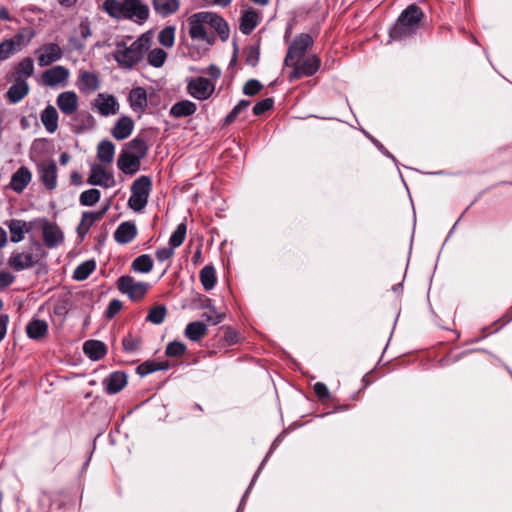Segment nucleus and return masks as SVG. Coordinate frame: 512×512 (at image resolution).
<instances>
[{
	"label": "nucleus",
	"mask_w": 512,
	"mask_h": 512,
	"mask_svg": "<svg viewBox=\"0 0 512 512\" xmlns=\"http://www.w3.org/2000/svg\"><path fill=\"white\" fill-rule=\"evenodd\" d=\"M63 505L64 500L61 492L43 491L38 498L37 512H51L53 507L61 509Z\"/></svg>",
	"instance_id": "a211bd4d"
},
{
	"label": "nucleus",
	"mask_w": 512,
	"mask_h": 512,
	"mask_svg": "<svg viewBox=\"0 0 512 512\" xmlns=\"http://www.w3.org/2000/svg\"><path fill=\"white\" fill-rule=\"evenodd\" d=\"M104 391L109 395L119 393L127 384V375L122 371H114L103 380Z\"/></svg>",
	"instance_id": "412c9836"
},
{
	"label": "nucleus",
	"mask_w": 512,
	"mask_h": 512,
	"mask_svg": "<svg viewBox=\"0 0 512 512\" xmlns=\"http://www.w3.org/2000/svg\"><path fill=\"white\" fill-rule=\"evenodd\" d=\"M175 31L176 28L172 25L163 28L158 34L159 43L166 48H171L175 41Z\"/></svg>",
	"instance_id": "de8ad7c7"
},
{
	"label": "nucleus",
	"mask_w": 512,
	"mask_h": 512,
	"mask_svg": "<svg viewBox=\"0 0 512 512\" xmlns=\"http://www.w3.org/2000/svg\"><path fill=\"white\" fill-rule=\"evenodd\" d=\"M91 35L90 24L87 21H82L74 30V34L68 38L67 53L77 51L79 54H82L86 47L85 42Z\"/></svg>",
	"instance_id": "1a4fd4ad"
},
{
	"label": "nucleus",
	"mask_w": 512,
	"mask_h": 512,
	"mask_svg": "<svg viewBox=\"0 0 512 512\" xmlns=\"http://www.w3.org/2000/svg\"><path fill=\"white\" fill-rule=\"evenodd\" d=\"M84 354L92 361H97L102 359L106 353L107 348L106 345L99 340H87L83 344Z\"/></svg>",
	"instance_id": "c85d7f7f"
},
{
	"label": "nucleus",
	"mask_w": 512,
	"mask_h": 512,
	"mask_svg": "<svg viewBox=\"0 0 512 512\" xmlns=\"http://www.w3.org/2000/svg\"><path fill=\"white\" fill-rule=\"evenodd\" d=\"M10 231V240L13 243L21 242L25 237V232H28L27 224L23 220L11 219L6 222Z\"/></svg>",
	"instance_id": "473e14b6"
},
{
	"label": "nucleus",
	"mask_w": 512,
	"mask_h": 512,
	"mask_svg": "<svg viewBox=\"0 0 512 512\" xmlns=\"http://www.w3.org/2000/svg\"><path fill=\"white\" fill-rule=\"evenodd\" d=\"M259 49L257 47L251 46L246 55V64L252 67H256L259 62Z\"/></svg>",
	"instance_id": "e2e57ef3"
},
{
	"label": "nucleus",
	"mask_w": 512,
	"mask_h": 512,
	"mask_svg": "<svg viewBox=\"0 0 512 512\" xmlns=\"http://www.w3.org/2000/svg\"><path fill=\"white\" fill-rule=\"evenodd\" d=\"M22 34H16L13 38L4 40L0 43V61L7 60L17 51L21 50V42L23 41Z\"/></svg>",
	"instance_id": "c756f323"
},
{
	"label": "nucleus",
	"mask_w": 512,
	"mask_h": 512,
	"mask_svg": "<svg viewBox=\"0 0 512 512\" xmlns=\"http://www.w3.org/2000/svg\"><path fill=\"white\" fill-rule=\"evenodd\" d=\"M103 9L114 19H128L137 24L145 23L150 14L148 5L141 0H105Z\"/></svg>",
	"instance_id": "f257e3e1"
},
{
	"label": "nucleus",
	"mask_w": 512,
	"mask_h": 512,
	"mask_svg": "<svg viewBox=\"0 0 512 512\" xmlns=\"http://www.w3.org/2000/svg\"><path fill=\"white\" fill-rule=\"evenodd\" d=\"M34 73V61L30 57H25L16 66V80H25Z\"/></svg>",
	"instance_id": "79ce46f5"
},
{
	"label": "nucleus",
	"mask_w": 512,
	"mask_h": 512,
	"mask_svg": "<svg viewBox=\"0 0 512 512\" xmlns=\"http://www.w3.org/2000/svg\"><path fill=\"white\" fill-rule=\"evenodd\" d=\"M43 241L48 248H56L64 241V234L54 222L45 221L42 227Z\"/></svg>",
	"instance_id": "2eb2a0df"
},
{
	"label": "nucleus",
	"mask_w": 512,
	"mask_h": 512,
	"mask_svg": "<svg viewBox=\"0 0 512 512\" xmlns=\"http://www.w3.org/2000/svg\"><path fill=\"white\" fill-rule=\"evenodd\" d=\"M153 9L162 18L175 14L180 7L179 0H152Z\"/></svg>",
	"instance_id": "7c9ffc66"
},
{
	"label": "nucleus",
	"mask_w": 512,
	"mask_h": 512,
	"mask_svg": "<svg viewBox=\"0 0 512 512\" xmlns=\"http://www.w3.org/2000/svg\"><path fill=\"white\" fill-rule=\"evenodd\" d=\"M93 107L97 109L100 115H114L119 110V103L112 94L99 93L93 101Z\"/></svg>",
	"instance_id": "4468645a"
},
{
	"label": "nucleus",
	"mask_w": 512,
	"mask_h": 512,
	"mask_svg": "<svg viewBox=\"0 0 512 512\" xmlns=\"http://www.w3.org/2000/svg\"><path fill=\"white\" fill-rule=\"evenodd\" d=\"M207 332V326L202 321H193L187 324L184 334L190 341H200Z\"/></svg>",
	"instance_id": "e433bc0d"
},
{
	"label": "nucleus",
	"mask_w": 512,
	"mask_h": 512,
	"mask_svg": "<svg viewBox=\"0 0 512 512\" xmlns=\"http://www.w3.org/2000/svg\"><path fill=\"white\" fill-rule=\"evenodd\" d=\"M40 67H46L63 57V49L58 43L48 42L41 45L35 52Z\"/></svg>",
	"instance_id": "9d476101"
},
{
	"label": "nucleus",
	"mask_w": 512,
	"mask_h": 512,
	"mask_svg": "<svg viewBox=\"0 0 512 512\" xmlns=\"http://www.w3.org/2000/svg\"><path fill=\"white\" fill-rule=\"evenodd\" d=\"M71 121L73 132L78 134L92 129L95 125L94 117L87 111L73 114Z\"/></svg>",
	"instance_id": "bb28decb"
},
{
	"label": "nucleus",
	"mask_w": 512,
	"mask_h": 512,
	"mask_svg": "<svg viewBox=\"0 0 512 512\" xmlns=\"http://www.w3.org/2000/svg\"><path fill=\"white\" fill-rule=\"evenodd\" d=\"M167 59V53L161 48L151 50L147 55V62L155 68H160L164 65Z\"/></svg>",
	"instance_id": "49530a36"
},
{
	"label": "nucleus",
	"mask_w": 512,
	"mask_h": 512,
	"mask_svg": "<svg viewBox=\"0 0 512 512\" xmlns=\"http://www.w3.org/2000/svg\"><path fill=\"white\" fill-rule=\"evenodd\" d=\"M137 236V227L134 222H122L114 232V239L119 244H128Z\"/></svg>",
	"instance_id": "393cba45"
},
{
	"label": "nucleus",
	"mask_w": 512,
	"mask_h": 512,
	"mask_svg": "<svg viewBox=\"0 0 512 512\" xmlns=\"http://www.w3.org/2000/svg\"><path fill=\"white\" fill-rule=\"evenodd\" d=\"M314 39L308 33H301L295 37L290 44L286 57L284 59L285 66H292L295 64L294 60L299 61L305 52L312 47Z\"/></svg>",
	"instance_id": "6e6552de"
},
{
	"label": "nucleus",
	"mask_w": 512,
	"mask_h": 512,
	"mask_svg": "<svg viewBox=\"0 0 512 512\" xmlns=\"http://www.w3.org/2000/svg\"><path fill=\"white\" fill-rule=\"evenodd\" d=\"M101 197V192L98 189L91 188L83 191L80 194L79 202L82 206L90 207L95 205Z\"/></svg>",
	"instance_id": "a18cd8bd"
},
{
	"label": "nucleus",
	"mask_w": 512,
	"mask_h": 512,
	"mask_svg": "<svg viewBox=\"0 0 512 512\" xmlns=\"http://www.w3.org/2000/svg\"><path fill=\"white\" fill-rule=\"evenodd\" d=\"M76 86L80 92L90 94L100 87V79L97 73L80 70Z\"/></svg>",
	"instance_id": "f3484780"
},
{
	"label": "nucleus",
	"mask_w": 512,
	"mask_h": 512,
	"mask_svg": "<svg viewBox=\"0 0 512 512\" xmlns=\"http://www.w3.org/2000/svg\"><path fill=\"white\" fill-rule=\"evenodd\" d=\"M39 178L47 190H54L57 187V165L54 160L41 163L38 166Z\"/></svg>",
	"instance_id": "dca6fc26"
},
{
	"label": "nucleus",
	"mask_w": 512,
	"mask_h": 512,
	"mask_svg": "<svg viewBox=\"0 0 512 512\" xmlns=\"http://www.w3.org/2000/svg\"><path fill=\"white\" fill-rule=\"evenodd\" d=\"M273 449H274V444L272 445L270 451L266 454V456L264 457V459L262 460V462L260 463L257 471L255 472V474L253 475L252 477V480L248 486V488L246 489L244 495L242 496V499L240 501V504L238 506V509L236 512H243V508H244V503L246 501V498L248 497L253 485L255 484L257 478L259 477L260 473H261V470L264 468L266 462L268 461L269 457L271 456L272 452H273Z\"/></svg>",
	"instance_id": "c03bdc74"
},
{
	"label": "nucleus",
	"mask_w": 512,
	"mask_h": 512,
	"mask_svg": "<svg viewBox=\"0 0 512 512\" xmlns=\"http://www.w3.org/2000/svg\"><path fill=\"white\" fill-rule=\"evenodd\" d=\"M263 85L256 79L248 80L243 86V93L247 96H254L261 91Z\"/></svg>",
	"instance_id": "4d7b16f0"
},
{
	"label": "nucleus",
	"mask_w": 512,
	"mask_h": 512,
	"mask_svg": "<svg viewBox=\"0 0 512 512\" xmlns=\"http://www.w3.org/2000/svg\"><path fill=\"white\" fill-rule=\"evenodd\" d=\"M153 259L148 254H142L136 257L131 263V269L136 273L147 274L153 269Z\"/></svg>",
	"instance_id": "ea45409f"
},
{
	"label": "nucleus",
	"mask_w": 512,
	"mask_h": 512,
	"mask_svg": "<svg viewBox=\"0 0 512 512\" xmlns=\"http://www.w3.org/2000/svg\"><path fill=\"white\" fill-rule=\"evenodd\" d=\"M32 180V173L26 166L19 167L11 176L9 187L14 192L22 193Z\"/></svg>",
	"instance_id": "4be33fe9"
},
{
	"label": "nucleus",
	"mask_w": 512,
	"mask_h": 512,
	"mask_svg": "<svg viewBox=\"0 0 512 512\" xmlns=\"http://www.w3.org/2000/svg\"><path fill=\"white\" fill-rule=\"evenodd\" d=\"M166 313L167 309L165 306H156L149 311L146 320L153 324L159 325L164 321Z\"/></svg>",
	"instance_id": "603ef678"
},
{
	"label": "nucleus",
	"mask_w": 512,
	"mask_h": 512,
	"mask_svg": "<svg viewBox=\"0 0 512 512\" xmlns=\"http://www.w3.org/2000/svg\"><path fill=\"white\" fill-rule=\"evenodd\" d=\"M189 35L193 40L205 42L212 45L215 41V36L209 34L206 30L207 19L205 11L192 14L188 18Z\"/></svg>",
	"instance_id": "0eeeda50"
},
{
	"label": "nucleus",
	"mask_w": 512,
	"mask_h": 512,
	"mask_svg": "<svg viewBox=\"0 0 512 512\" xmlns=\"http://www.w3.org/2000/svg\"><path fill=\"white\" fill-rule=\"evenodd\" d=\"M37 260L29 252H14L8 259V265L15 271H22L33 267Z\"/></svg>",
	"instance_id": "5701e85b"
},
{
	"label": "nucleus",
	"mask_w": 512,
	"mask_h": 512,
	"mask_svg": "<svg viewBox=\"0 0 512 512\" xmlns=\"http://www.w3.org/2000/svg\"><path fill=\"white\" fill-rule=\"evenodd\" d=\"M122 307L123 304L119 299H112L105 310V317L107 319L114 318L121 311Z\"/></svg>",
	"instance_id": "bf43d9fd"
},
{
	"label": "nucleus",
	"mask_w": 512,
	"mask_h": 512,
	"mask_svg": "<svg viewBox=\"0 0 512 512\" xmlns=\"http://www.w3.org/2000/svg\"><path fill=\"white\" fill-rule=\"evenodd\" d=\"M367 137L371 140V142L374 144V146L387 158L391 159L396 165H398V160L395 158L393 154H391L384 145L379 142L376 138L371 136L370 134H367Z\"/></svg>",
	"instance_id": "680f3d73"
},
{
	"label": "nucleus",
	"mask_w": 512,
	"mask_h": 512,
	"mask_svg": "<svg viewBox=\"0 0 512 512\" xmlns=\"http://www.w3.org/2000/svg\"><path fill=\"white\" fill-rule=\"evenodd\" d=\"M251 102L249 100L242 99L240 100L237 105L234 106V108L230 111V113L224 118V124L229 125L233 123L239 114L247 109L250 106Z\"/></svg>",
	"instance_id": "3c124183"
},
{
	"label": "nucleus",
	"mask_w": 512,
	"mask_h": 512,
	"mask_svg": "<svg viewBox=\"0 0 512 512\" xmlns=\"http://www.w3.org/2000/svg\"><path fill=\"white\" fill-rule=\"evenodd\" d=\"M214 90L215 85L205 77L192 78L187 84L188 94L199 101L209 99Z\"/></svg>",
	"instance_id": "9b49d317"
},
{
	"label": "nucleus",
	"mask_w": 512,
	"mask_h": 512,
	"mask_svg": "<svg viewBox=\"0 0 512 512\" xmlns=\"http://www.w3.org/2000/svg\"><path fill=\"white\" fill-rule=\"evenodd\" d=\"M174 248L169 245V247H163L156 251V258L160 262H164L170 259L174 255Z\"/></svg>",
	"instance_id": "69168bd1"
},
{
	"label": "nucleus",
	"mask_w": 512,
	"mask_h": 512,
	"mask_svg": "<svg viewBox=\"0 0 512 512\" xmlns=\"http://www.w3.org/2000/svg\"><path fill=\"white\" fill-rule=\"evenodd\" d=\"M115 155V145L110 140H102L97 146V158L102 163H111Z\"/></svg>",
	"instance_id": "58836bf2"
},
{
	"label": "nucleus",
	"mask_w": 512,
	"mask_h": 512,
	"mask_svg": "<svg viewBox=\"0 0 512 512\" xmlns=\"http://www.w3.org/2000/svg\"><path fill=\"white\" fill-rule=\"evenodd\" d=\"M152 188L150 176L142 175L131 185V196L128 199V207L135 212H142L146 207Z\"/></svg>",
	"instance_id": "39448f33"
},
{
	"label": "nucleus",
	"mask_w": 512,
	"mask_h": 512,
	"mask_svg": "<svg viewBox=\"0 0 512 512\" xmlns=\"http://www.w3.org/2000/svg\"><path fill=\"white\" fill-rule=\"evenodd\" d=\"M134 129V122L129 116L120 117L113 126L111 133L117 140H124L128 138Z\"/></svg>",
	"instance_id": "cd10ccee"
},
{
	"label": "nucleus",
	"mask_w": 512,
	"mask_h": 512,
	"mask_svg": "<svg viewBox=\"0 0 512 512\" xmlns=\"http://www.w3.org/2000/svg\"><path fill=\"white\" fill-rule=\"evenodd\" d=\"M314 393L320 400H326L330 397L327 386L322 382H317L313 386Z\"/></svg>",
	"instance_id": "0e129e2a"
},
{
	"label": "nucleus",
	"mask_w": 512,
	"mask_h": 512,
	"mask_svg": "<svg viewBox=\"0 0 512 512\" xmlns=\"http://www.w3.org/2000/svg\"><path fill=\"white\" fill-rule=\"evenodd\" d=\"M205 14L208 26L217 32L222 41H226L229 37L230 30L225 19L214 12L205 11Z\"/></svg>",
	"instance_id": "a878e982"
},
{
	"label": "nucleus",
	"mask_w": 512,
	"mask_h": 512,
	"mask_svg": "<svg viewBox=\"0 0 512 512\" xmlns=\"http://www.w3.org/2000/svg\"><path fill=\"white\" fill-rule=\"evenodd\" d=\"M151 41L148 33H143L129 46L124 42H118L113 56L119 67L126 70L133 69L143 60L151 46Z\"/></svg>",
	"instance_id": "f03ea898"
},
{
	"label": "nucleus",
	"mask_w": 512,
	"mask_h": 512,
	"mask_svg": "<svg viewBox=\"0 0 512 512\" xmlns=\"http://www.w3.org/2000/svg\"><path fill=\"white\" fill-rule=\"evenodd\" d=\"M90 228L91 226H88V222L84 221V218L82 217L80 224L77 226V233L81 240L84 239Z\"/></svg>",
	"instance_id": "774afa93"
},
{
	"label": "nucleus",
	"mask_w": 512,
	"mask_h": 512,
	"mask_svg": "<svg viewBox=\"0 0 512 512\" xmlns=\"http://www.w3.org/2000/svg\"><path fill=\"white\" fill-rule=\"evenodd\" d=\"M68 77L69 70L62 65H56L43 72L42 81L46 86L55 87L66 82Z\"/></svg>",
	"instance_id": "aec40b11"
},
{
	"label": "nucleus",
	"mask_w": 512,
	"mask_h": 512,
	"mask_svg": "<svg viewBox=\"0 0 512 512\" xmlns=\"http://www.w3.org/2000/svg\"><path fill=\"white\" fill-rule=\"evenodd\" d=\"M294 62L295 64L291 66L294 69L289 75L290 81L313 76L321 65V60L317 55L307 57L300 65L297 64L298 61L294 60Z\"/></svg>",
	"instance_id": "f8f14e48"
},
{
	"label": "nucleus",
	"mask_w": 512,
	"mask_h": 512,
	"mask_svg": "<svg viewBox=\"0 0 512 512\" xmlns=\"http://www.w3.org/2000/svg\"><path fill=\"white\" fill-rule=\"evenodd\" d=\"M95 268V260L91 259L84 261L75 268L73 278L78 281L86 280L93 273Z\"/></svg>",
	"instance_id": "a19ab883"
},
{
	"label": "nucleus",
	"mask_w": 512,
	"mask_h": 512,
	"mask_svg": "<svg viewBox=\"0 0 512 512\" xmlns=\"http://www.w3.org/2000/svg\"><path fill=\"white\" fill-rule=\"evenodd\" d=\"M187 232V225L186 223L182 222L180 223L175 231L171 234L169 238V245L172 246L174 249L178 248L182 245V243L185 240Z\"/></svg>",
	"instance_id": "09e8293b"
},
{
	"label": "nucleus",
	"mask_w": 512,
	"mask_h": 512,
	"mask_svg": "<svg viewBox=\"0 0 512 512\" xmlns=\"http://www.w3.org/2000/svg\"><path fill=\"white\" fill-rule=\"evenodd\" d=\"M9 323V316L7 314H0V342L5 338Z\"/></svg>",
	"instance_id": "338daca9"
},
{
	"label": "nucleus",
	"mask_w": 512,
	"mask_h": 512,
	"mask_svg": "<svg viewBox=\"0 0 512 512\" xmlns=\"http://www.w3.org/2000/svg\"><path fill=\"white\" fill-rule=\"evenodd\" d=\"M187 347L183 342L172 341L168 343L165 354L168 357H181L186 353Z\"/></svg>",
	"instance_id": "864d4df0"
},
{
	"label": "nucleus",
	"mask_w": 512,
	"mask_h": 512,
	"mask_svg": "<svg viewBox=\"0 0 512 512\" xmlns=\"http://www.w3.org/2000/svg\"><path fill=\"white\" fill-rule=\"evenodd\" d=\"M122 346L124 351L133 353L139 348L140 339L129 334L123 338Z\"/></svg>",
	"instance_id": "13d9d810"
},
{
	"label": "nucleus",
	"mask_w": 512,
	"mask_h": 512,
	"mask_svg": "<svg viewBox=\"0 0 512 512\" xmlns=\"http://www.w3.org/2000/svg\"><path fill=\"white\" fill-rule=\"evenodd\" d=\"M148 146L143 138L135 137L121 150L117 167L125 175L133 176L140 171L141 160L147 155Z\"/></svg>",
	"instance_id": "7ed1b4c3"
},
{
	"label": "nucleus",
	"mask_w": 512,
	"mask_h": 512,
	"mask_svg": "<svg viewBox=\"0 0 512 512\" xmlns=\"http://www.w3.org/2000/svg\"><path fill=\"white\" fill-rule=\"evenodd\" d=\"M41 122L49 133H54L58 128V112L52 105L46 106L41 112Z\"/></svg>",
	"instance_id": "72a5a7b5"
},
{
	"label": "nucleus",
	"mask_w": 512,
	"mask_h": 512,
	"mask_svg": "<svg viewBox=\"0 0 512 512\" xmlns=\"http://www.w3.org/2000/svg\"><path fill=\"white\" fill-rule=\"evenodd\" d=\"M150 285L147 282H137L130 275H123L117 280V288L132 301H140L146 295Z\"/></svg>",
	"instance_id": "423d86ee"
},
{
	"label": "nucleus",
	"mask_w": 512,
	"mask_h": 512,
	"mask_svg": "<svg viewBox=\"0 0 512 512\" xmlns=\"http://www.w3.org/2000/svg\"><path fill=\"white\" fill-rule=\"evenodd\" d=\"M59 110L66 116L76 113L79 105V99L74 91H64L56 99Z\"/></svg>",
	"instance_id": "6ab92c4d"
},
{
	"label": "nucleus",
	"mask_w": 512,
	"mask_h": 512,
	"mask_svg": "<svg viewBox=\"0 0 512 512\" xmlns=\"http://www.w3.org/2000/svg\"><path fill=\"white\" fill-rule=\"evenodd\" d=\"M136 371L141 377L147 376L157 371L156 361H145L137 367Z\"/></svg>",
	"instance_id": "052dcab7"
},
{
	"label": "nucleus",
	"mask_w": 512,
	"mask_h": 512,
	"mask_svg": "<svg viewBox=\"0 0 512 512\" xmlns=\"http://www.w3.org/2000/svg\"><path fill=\"white\" fill-rule=\"evenodd\" d=\"M274 105V99L273 98H265L260 101H258L254 107H253V114L255 116H260L264 114L265 112L272 109Z\"/></svg>",
	"instance_id": "6e6d98bb"
},
{
	"label": "nucleus",
	"mask_w": 512,
	"mask_h": 512,
	"mask_svg": "<svg viewBox=\"0 0 512 512\" xmlns=\"http://www.w3.org/2000/svg\"><path fill=\"white\" fill-rule=\"evenodd\" d=\"M48 324L45 320L32 319L26 326V333L30 339L39 340L46 336Z\"/></svg>",
	"instance_id": "f704fd0d"
},
{
	"label": "nucleus",
	"mask_w": 512,
	"mask_h": 512,
	"mask_svg": "<svg viewBox=\"0 0 512 512\" xmlns=\"http://www.w3.org/2000/svg\"><path fill=\"white\" fill-rule=\"evenodd\" d=\"M108 209H109V204H107L105 207H103L99 211H94V212L86 211V212H83L82 215H83L84 221L88 222V226H92L96 221H99V220H101L103 218V216L106 214Z\"/></svg>",
	"instance_id": "5fc2aeb1"
},
{
	"label": "nucleus",
	"mask_w": 512,
	"mask_h": 512,
	"mask_svg": "<svg viewBox=\"0 0 512 512\" xmlns=\"http://www.w3.org/2000/svg\"><path fill=\"white\" fill-rule=\"evenodd\" d=\"M259 15L254 10L245 11L240 19V31L244 35H249L257 27Z\"/></svg>",
	"instance_id": "4c0bfd02"
},
{
	"label": "nucleus",
	"mask_w": 512,
	"mask_h": 512,
	"mask_svg": "<svg viewBox=\"0 0 512 512\" xmlns=\"http://www.w3.org/2000/svg\"><path fill=\"white\" fill-rule=\"evenodd\" d=\"M200 281L207 291L213 289L216 284V273L212 265L204 266L200 271Z\"/></svg>",
	"instance_id": "37998d69"
},
{
	"label": "nucleus",
	"mask_w": 512,
	"mask_h": 512,
	"mask_svg": "<svg viewBox=\"0 0 512 512\" xmlns=\"http://www.w3.org/2000/svg\"><path fill=\"white\" fill-rule=\"evenodd\" d=\"M130 108L136 113H143L148 105L147 91L143 87H135L128 95Z\"/></svg>",
	"instance_id": "b1692460"
},
{
	"label": "nucleus",
	"mask_w": 512,
	"mask_h": 512,
	"mask_svg": "<svg viewBox=\"0 0 512 512\" xmlns=\"http://www.w3.org/2000/svg\"><path fill=\"white\" fill-rule=\"evenodd\" d=\"M87 183L94 186L112 188L115 186L116 181L114 175L111 172H108L102 165L93 164L91 166V171L87 179Z\"/></svg>",
	"instance_id": "ddd939ff"
},
{
	"label": "nucleus",
	"mask_w": 512,
	"mask_h": 512,
	"mask_svg": "<svg viewBox=\"0 0 512 512\" xmlns=\"http://www.w3.org/2000/svg\"><path fill=\"white\" fill-rule=\"evenodd\" d=\"M424 18L422 9L416 4L407 6L399 15L396 22L389 29L391 40H404L413 36L419 29Z\"/></svg>",
	"instance_id": "20e7f679"
},
{
	"label": "nucleus",
	"mask_w": 512,
	"mask_h": 512,
	"mask_svg": "<svg viewBox=\"0 0 512 512\" xmlns=\"http://www.w3.org/2000/svg\"><path fill=\"white\" fill-rule=\"evenodd\" d=\"M202 307L207 309V311L202 314V317L207 322H209L212 325H217L223 321L225 315L223 313H219L214 305L208 303L202 305Z\"/></svg>",
	"instance_id": "8fccbe9b"
},
{
	"label": "nucleus",
	"mask_w": 512,
	"mask_h": 512,
	"mask_svg": "<svg viewBox=\"0 0 512 512\" xmlns=\"http://www.w3.org/2000/svg\"><path fill=\"white\" fill-rule=\"evenodd\" d=\"M197 110V106L190 100H181L172 105L170 115L175 118H183L193 115Z\"/></svg>",
	"instance_id": "2f4dec72"
},
{
	"label": "nucleus",
	"mask_w": 512,
	"mask_h": 512,
	"mask_svg": "<svg viewBox=\"0 0 512 512\" xmlns=\"http://www.w3.org/2000/svg\"><path fill=\"white\" fill-rule=\"evenodd\" d=\"M29 92V86L26 80H16V83L10 86L7 91V98L10 103L20 102Z\"/></svg>",
	"instance_id": "c9c22d12"
}]
</instances>
